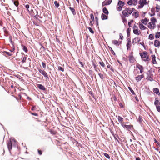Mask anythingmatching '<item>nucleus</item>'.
I'll list each match as a JSON object with an SVG mask.
<instances>
[{"mask_svg":"<svg viewBox=\"0 0 160 160\" xmlns=\"http://www.w3.org/2000/svg\"><path fill=\"white\" fill-rule=\"evenodd\" d=\"M134 10V9L133 8H129L125 10H123L122 12L123 17H128L132 12Z\"/></svg>","mask_w":160,"mask_h":160,"instance_id":"f257e3e1","label":"nucleus"},{"mask_svg":"<svg viewBox=\"0 0 160 160\" xmlns=\"http://www.w3.org/2000/svg\"><path fill=\"white\" fill-rule=\"evenodd\" d=\"M141 57L142 59L144 61H148L149 58L148 57V53L144 51L141 53Z\"/></svg>","mask_w":160,"mask_h":160,"instance_id":"f03ea898","label":"nucleus"},{"mask_svg":"<svg viewBox=\"0 0 160 160\" xmlns=\"http://www.w3.org/2000/svg\"><path fill=\"white\" fill-rule=\"evenodd\" d=\"M13 141L12 139H10L7 142V145L8 149L10 152L11 151V150L12 149V144Z\"/></svg>","mask_w":160,"mask_h":160,"instance_id":"7ed1b4c3","label":"nucleus"},{"mask_svg":"<svg viewBox=\"0 0 160 160\" xmlns=\"http://www.w3.org/2000/svg\"><path fill=\"white\" fill-rule=\"evenodd\" d=\"M38 71L42 75H43L45 78H46L48 79L49 78V77L47 73L44 70H41V69H39Z\"/></svg>","mask_w":160,"mask_h":160,"instance_id":"20e7f679","label":"nucleus"},{"mask_svg":"<svg viewBox=\"0 0 160 160\" xmlns=\"http://www.w3.org/2000/svg\"><path fill=\"white\" fill-rule=\"evenodd\" d=\"M112 2V0H106L102 3V6L110 4Z\"/></svg>","mask_w":160,"mask_h":160,"instance_id":"39448f33","label":"nucleus"},{"mask_svg":"<svg viewBox=\"0 0 160 160\" xmlns=\"http://www.w3.org/2000/svg\"><path fill=\"white\" fill-rule=\"evenodd\" d=\"M140 41V38H135L133 39L132 41V43L133 45L136 44H139V42Z\"/></svg>","mask_w":160,"mask_h":160,"instance_id":"423d86ee","label":"nucleus"},{"mask_svg":"<svg viewBox=\"0 0 160 160\" xmlns=\"http://www.w3.org/2000/svg\"><path fill=\"white\" fill-rule=\"evenodd\" d=\"M156 27L155 23L150 22L148 24V27L151 29H154Z\"/></svg>","mask_w":160,"mask_h":160,"instance_id":"0eeeda50","label":"nucleus"},{"mask_svg":"<svg viewBox=\"0 0 160 160\" xmlns=\"http://www.w3.org/2000/svg\"><path fill=\"white\" fill-rule=\"evenodd\" d=\"M129 61L131 62H133L134 61V58L132 53H131L128 56Z\"/></svg>","mask_w":160,"mask_h":160,"instance_id":"6e6552de","label":"nucleus"},{"mask_svg":"<svg viewBox=\"0 0 160 160\" xmlns=\"http://www.w3.org/2000/svg\"><path fill=\"white\" fill-rule=\"evenodd\" d=\"M154 45L155 47H160V42L158 40H155L154 42Z\"/></svg>","mask_w":160,"mask_h":160,"instance_id":"1a4fd4ad","label":"nucleus"},{"mask_svg":"<svg viewBox=\"0 0 160 160\" xmlns=\"http://www.w3.org/2000/svg\"><path fill=\"white\" fill-rule=\"evenodd\" d=\"M131 43L130 39L128 40L127 44V47L128 50L131 49Z\"/></svg>","mask_w":160,"mask_h":160,"instance_id":"9d476101","label":"nucleus"},{"mask_svg":"<svg viewBox=\"0 0 160 160\" xmlns=\"http://www.w3.org/2000/svg\"><path fill=\"white\" fill-rule=\"evenodd\" d=\"M118 120L119 122L121 124L122 126L124 124L123 118L120 116H118Z\"/></svg>","mask_w":160,"mask_h":160,"instance_id":"9b49d317","label":"nucleus"},{"mask_svg":"<svg viewBox=\"0 0 160 160\" xmlns=\"http://www.w3.org/2000/svg\"><path fill=\"white\" fill-rule=\"evenodd\" d=\"M122 126L124 128H126L128 130L131 129L133 127L132 126V125H128L124 124Z\"/></svg>","mask_w":160,"mask_h":160,"instance_id":"f8f14e48","label":"nucleus"},{"mask_svg":"<svg viewBox=\"0 0 160 160\" xmlns=\"http://www.w3.org/2000/svg\"><path fill=\"white\" fill-rule=\"evenodd\" d=\"M37 87L41 90H46L45 87L42 84H38Z\"/></svg>","mask_w":160,"mask_h":160,"instance_id":"ddd939ff","label":"nucleus"},{"mask_svg":"<svg viewBox=\"0 0 160 160\" xmlns=\"http://www.w3.org/2000/svg\"><path fill=\"white\" fill-rule=\"evenodd\" d=\"M147 0H142L141 1V8L144 5L147 4Z\"/></svg>","mask_w":160,"mask_h":160,"instance_id":"4468645a","label":"nucleus"},{"mask_svg":"<svg viewBox=\"0 0 160 160\" xmlns=\"http://www.w3.org/2000/svg\"><path fill=\"white\" fill-rule=\"evenodd\" d=\"M149 20H148L147 18H145L144 19L142 20V22L144 24L146 25L147 22H148Z\"/></svg>","mask_w":160,"mask_h":160,"instance_id":"2eb2a0df","label":"nucleus"},{"mask_svg":"<svg viewBox=\"0 0 160 160\" xmlns=\"http://www.w3.org/2000/svg\"><path fill=\"white\" fill-rule=\"evenodd\" d=\"M103 12L106 14L108 15L109 14V12L106 7H104L103 9Z\"/></svg>","mask_w":160,"mask_h":160,"instance_id":"dca6fc26","label":"nucleus"},{"mask_svg":"<svg viewBox=\"0 0 160 160\" xmlns=\"http://www.w3.org/2000/svg\"><path fill=\"white\" fill-rule=\"evenodd\" d=\"M132 15L135 18H136L138 16V12H134L132 13Z\"/></svg>","mask_w":160,"mask_h":160,"instance_id":"f3484780","label":"nucleus"},{"mask_svg":"<svg viewBox=\"0 0 160 160\" xmlns=\"http://www.w3.org/2000/svg\"><path fill=\"white\" fill-rule=\"evenodd\" d=\"M154 104L156 107L157 106H159V105L160 104V102H159V101L158 100L156 99L154 102Z\"/></svg>","mask_w":160,"mask_h":160,"instance_id":"a211bd4d","label":"nucleus"},{"mask_svg":"<svg viewBox=\"0 0 160 160\" xmlns=\"http://www.w3.org/2000/svg\"><path fill=\"white\" fill-rule=\"evenodd\" d=\"M3 30L5 34V36H8L9 34V32L7 30L6 28L4 27L3 28Z\"/></svg>","mask_w":160,"mask_h":160,"instance_id":"6ab92c4d","label":"nucleus"},{"mask_svg":"<svg viewBox=\"0 0 160 160\" xmlns=\"http://www.w3.org/2000/svg\"><path fill=\"white\" fill-rule=\"evenodd\" d=\"M22 48L26 53L28 52V49L26 46L23 45H22Z\"/></svg>","mask_w":160,"mask_h":160,"instance_id":"aec40b11","label":"nucleus"},{"mask_svg":"<svg viewBox=\"0 0 160 160\" xmlns=\"http://www.w3.org/2000/svg\"><path fill=\"white\" fill-rule=\"evenodd\" d=\"M153 92L159 95H160V93L159 91V89L157 88H154L153 90Z\"/></svg>","mask_w":160,"mask_h":160,"instance_id":"412c9836","label":"nucleus"},{"mask_svg":"<svg viewBox=\"0 0 160 160\" xmlns=\"http://www.w3.org/2000/svg\"><path fill=\"white\" fill-rule=\"evenodd\" d=\"M108 16L102 13L101 15V18L102 20H106L108 18Z\"/></svg>","mask_w":160,"mask_h":160,"instance_id":"4be33fe9","label":"nucleus"},{"mask_svg":"<svg viewBox=\"0 0 160 160\" xmlns=\"http://www.w3.org/2000/svg\"><path fill=\"white\" fill-rule=\"evenodd\" d=\"M69 8L70 9V10L71 11L72 13V14L73 15H75L76 14V12L74 8H73L72 7H70Z\"/></svg>","mask_w":160,"mask_h":160,"instance_id":"5701e85b","label":"nucleus"},{"mask_svg":"<svg viewBox=\"0 0 160 160\" xmlns=\"http://www.w3.org/2000/svg\"><path fill=\"white\" fill-rule=\"evenodd\" d=\"M13 2L14 5L17 7H18L19 4V2L18 0H15L12 1Z\"/></svg>","mask_w":160,"mask_h":160,"instance_id":"b1692460","label":"nucleus"},{"mask_svg":"<svg viewBox=\"0 0 160 160\" xmlns=\"http://www.w3.org/2000/svg\"><path fill=\"white\" fill-rule=\"evenodd\" d=\"M152 63L153 64H155L156 63V61L155 60V55H152Z\"/></svg>","mask_w":160,"mask_h":160,"instance_id":"393cba45","label":"nucleus"},{"mask_svg":"<svg viewBox=\"0 0 160 160\" xmlns=\"http://www.w3.org/2000/svg\"><path fill=\"white\" fill-rule=\"evenodd\" d=\"M99 63L101 65V66L103 68H104L105 67V64L104 62H103V61L101 60L99 62Z\"/></svg>","mask_w":160,"mask_h":160,"instance_id":"a878e982","label":"nucleus"},{"mask_svg":"<svg viewBox=\"0 0 160 160\" xmlns=\"http://www.w3.org/2000/svg\"><path fill=\"white\" fill-rule=\"evenodd\" d=\"M118 5L119 6H123L124 5V3L121 0H119L118 3Z\"/></svg>","mask_w":160,"mask_h":160,"instance_id":"bb28decb","label":"nucleus"},{"mask_svg":"<svg viewBox=\"0 0 160 160\" xmlns=\"http://www.w3.org/2000/svg\"><path fill=\"white\" fill-rule=\"evenodd\" d=\"M160 36V32H158L155 34V38L156 39L158 38Z\"/></svg>","mask_w":160,"mask_h":160,"instance_id":"cd10ccee","label":"nucleus"},{"mask_svg":"<svg viewBox=\"0 0 160 160\" xmlns=\"http://www.w3.org/2000/svg\"><path fill=\"white\" fill-rule=\"evenodd\" d=\"M122 20L123 22L124 23V24H125L127 23V20L125 18V17H122Z\"/></svg>","mask_w":160,"mask_h":160,"instance_id":"c85d7f7f","label":"nucleus"},{"mask_svg":"<svg viewBox=\"0 0 160 160\" xmlns=\"http://www.w3.org/2000/svg\"><path fill=\"white\" fill-rule=\"evenodd\" d=\"M151 22L154 23L157 22V20L154 18H152L151 19Z\"/></svg>","mask_w":160,"mask_h":160,"instance_id":"c756f323","label":"nucleus"},{"mask_svg":"<svg viewBox=\"0 0 160 160\" xmlns=\"http://www.w3.org/2000/svg\"><path fill=\"white\" fill-rule=\"evenodd\" d=\"M9 39L10 41V42L12 44V46H14V42L12 41V37L11 36L9 37Z\"/></svg>","mask_w":160,"mask_h":160,"instance_id":"7c9ffc66","label":"nucleus"},{"mask_svg":"<svg viewBox=\"0 0 160 160\" xmlns=\"http://www.w3.org/2000/svg\"><path fill=\"white\" fill-rule=\"evenodd\" d=\"M88 29L89 30V32L92 34H93L94 33V31L92 29L89 27H88Z\"/></svg>","mask_w":160,"mask_h":160,"instance_id":"2f4dec72","label":"nucleus"},{"mask_svg":"<svg viewBox=\"0 0 160 160\" xmlns=\"http://www.w3.org/2000/svg\"><path fill=\"white\" fill-rule=\"evenodd\" d=\"M54 4L56 7L58 8L59 6V4L58 2L57 1H55L54 2Z\"/></svg>","mask_w":160,"mask_h":160,"instance_id":"473e14b6","label":"nucleus"},{"mask_svg":"<svg viewBox=\"0 0 160 160\" xmlns=\"http://www.w3.org/2000/svg\"><path fill=\"white\" fill-rule=\"evenodd\" d=\"M35 11L36 13H34L33 15H34V16L35 17V18H38V17H39V16L38 15V12L36 10H35Z\"/></svg>","mask_w":160,"mask_h":160,"instance_id":"72a5a7b5","label":"nucleus"},{"mask_svg":"<svg viewBox=\"0 0 160 160\" xmlns=\"http://www.w3.org/2000/svg\"><path fill=\"white\" fill-rule=\"evenodd\" d=\"M154 38L153 35L152 34H150L149 35V38L150 40H153L154 39Z\"/></svg>","mask_w":160,"mask_h":160,"instance_id":"f704fd0d","label":"nucleus"},{"mask_svg":"<svg viewBox=\"0 0 160 160\" xmlns=\"http://www.w3.org/2000/svg\"><path fill=\"white\" fill-rule=\"evenodd\" d=\"M133 22V20H130V22H128V25L129 27H132L131 25L132 24Z\"/></svg>","mask_w":160,"mask_h":160,"instance_id":"c9c22d12","label":"nucleus"},{"mask_svg":"<svg viewBox=\"0 0 160 160\" xmlns=\"http://www.w3.org/2000/svg\"><path fill=\"white\" fill-rule=\"evenodd\" d=\"M92 64L94 67V68L95 71H96L97 72H98V70H97V65L96 64H95L94 62H93L92 63Z\"/></svg>","mask_w":160,"mask_h":160,"instance_id":"e433bc0d","label":"nucleus"},{"mask_svg":"<svg viewBox=\"0 0 160 160\" xmlns=\"http://www.w3.org/2000/svg\"><path fill=\"white\" fill-rule=\"evenodd\" d=\"M133 32L135 34H139V33H138V29H133Z\"/></svg>","mask_w":160,"mask_h":160,"instance_id":"4c0bfd02","label":"nucleus"},{"mask_svg":"<svg viewBox=\"0 0 160 160\" xmlns=\"http://www.w3.org/2000/svg\"><path fill=\"white\" fill-rule=\"evenodd\" d=\"M4 53L8 56H11L12 55V53L7 51H4Z\"/></svg>","mask_w":160,"mask_h":160,"instance_id":"58836bf2","label":"nucleus"},{"mask_svg":"<svg viewBox=\"0 0 160 160\" xmlns=\"http://www.w3.org/2000/svg\"><path fill=\"white\" fill-rule=\"evenodd\" d=\"M98 75H99L100 77L102 79H103L104 78V77L102 74L101 73H99Z\"/></svg>","mask_w":160,"mask_h":160,"instance_id":"ea45409f","label":"nucleus"},{"mask_svg":"<svg viewBox=\"0 0 160 160\" xmlns=\"http://www.w3.org/2000/svg\"><path fill=\"white\" fill-rule=\"evenodd\" d=\"M108 47L109 48V50L111 51V52H112V54L113 55H115V53L114 52V51H113V50H112V48L111 47H110L109 46Z\"/></svg>","mask_w":160,"mask_h":160,"instance_id":"a19ab883","label":"nucleus"},{"mask_svg":"<svg viewBox=\"0 0 160 160\" xmlns=\"http://www.w3.org/2000/svg\"><path fill=\"white\" fill-rule=\"evenodd\" d=\"M58 69L59 70L61 71L62 72H64V68L61 66H58Z\"/></svg>","mask_w":160,"mask_h":160,"instance_id":"79ce46f5","label":"nucleus"},{"mask_svg":"<svg viewBox=\"0 0 160 160\" xmlns=\"http://www.w3.org/2000/svg\"><path fill=\"white\" fill-rule=\"evenodd\" d=\"M90 17H91V18L92 19V21H94V15L93 14H92V13L91 14Z\"/></svg>","mask_w":160,"mask_h":160,"instance_id":"37998d69","label":"nucleus"},{"mask_svg":"<svg viewBox=\"0 0 160 160\" xmlns=\"http://www.w3.org/2000/svg\"><path fill=\"white\" fill-rule=\"evenodd\" d=\"M104 156L105 157H106V158H108V159L110 158V157L108 154L107 153H104Z\"/></svg>","mask_w":160,"mask_h":160,"instance_id":"c03bdc74","label":"nucleus"},{"mask_svg":"<svg viewBox=\"0 0 160 160\" xmlns=\"http://www.w3.org/2000/svg\"><path fill=\"white\" fill-rule=\"evenodd\" d=\"M96 23L97 25H98V19L97 17H96L95 18Z\"/></svg>","mask_w":160,"mask_h":160,"instance_id":"a18cd8bd","label":"nucleus"},{"mask_svg":"<svg viewBox=\"0 0 160 160\" xmlns=\"http://www.w3.org/2000/svg\"><path fill=\"white\" fill-rule=\"evenodd\" d=\"M112 43L115 45H117L118 44V42L116 40H113Z\"/></svg>","mask_w":160,"mask_h":160,"instance_id":"49530a36","label":"nucleus"},{"mask_svg":"<svg viewBox=\"0 0 160 160\" xmlns=\"http://www.w3.org/2000/svg\"><path fill=\"white\" fill-rule=\"evenodd\" d=\"M50 133L53 135H55L56 134V132L52 130H50Z\"/></svg>","mask_w":160,"mask_h":160,"instance_id":"de8ad7c7","label":"nucleus"},{"mask_svg":"<svg viewBox=\"0 0 160 160\" xmlns=\"http://www.w3.org/2000/svg\"><path fill=\"white\" fill-rule=\"evenodd\" d=\"M107 68H110V69L112 71H113V69L112 68L111 66L110 65L108 64V65L107 66Z\"/></svg>","mask_w":160,"mask_h":160,"instance_id":"09e8293b","label":"nucleus"},{"mask_svg":"<svg viewBox=\"0 0 160 160\" xmlns=\"http://www.w3.org/2000/svg\"><path fill=\"white\" fill-rule=\"evenodd\" d=\"M146 28V27L144 26L142 24H141V30H144Z\"/></svg>","mask_w":160,"mask_h":160,"instance_id":"8fccbe9b","label":"nucleus"},{"mask_svg":"<svg viewBox=\"0 0 160 160\" xmlns=\"http://www.w3.org/2000/svg\"><path fill=\"white\" fill-rule=\"evenodd\" d=\"M136 79L138 82L140 80V76L138 75L137 77H136Z\"/></svg>","mask_w":160,"mask_h":160,"instance_id":"3c124183","label":"nucleus"},{"mask_svg":"<svg viewBox=\"0 0 160 160\" xmlns=\"http://www.w3.org/2000/svg\"><path fill=\"white\" fill-rule=\"evenodd\" d=\"M156 11L157 12H159L160 9V7L159 6H157L156 7Z\"/></svg>","mask_w":160,"mask_h":160,"instance_id":"603ef678","label":"nucleus"},{"mask_svg":"<svg viewBox=\"0 0 160 160\" xmlns=\"http://www.w3.org/2000/svg\"><path fill=\"white\" fill-rule=\"evenodd\" d=\"M26 59H27L26 57H23V58L22 60V62L23 63L25 62Z\"/></svg>","mask_w":160,"mask_h":160,"instance_id":"864d4df0","label":"nucleus"},{"mask_svg":"<svg viewBox=\"0 0 160 160\" xmlns=\"http://www.w3.org/2000/svg\"><path fill=\"white\" fill-rule=\"evenodd\" d=\"M12 49L10 50V51L12 52H14L15 50V46H13L12 47Z\"/></svg>","mask_w":160,"mask_h":160,"instance_id":"5fc2aeb1","label":"nucleus"},{"mask_svg":"<svg viewBox=\"0 0 160 160\" xmlns=\"http://www.w3.org/2000/svg\"><path fill=\"white\" fill-rule=\"evenodd\" d=\"M30 113L32 115H34L36 116H38V114L36 113L30 112Z\"/></svg>","mask_w":160,"mask_h":160,"instance_id":"6e6d98bb","label":"nucleus"},{"mask_svg":"<svg viewBox=\"0 0 160 160\" xmlns=\"http://www.w3.org/2000/svg\"><path fill=\"white\" fill-rule=\"evenodd\" d=\"M156 108L157 111L159 112H160V106H157Z\"/></svg>","mask_w":160,"mask_h":160,"instance_id":"4d7b16f0","label":"nucleus"},{"mask_svg":"<svg viewBox=\"0 0 160 160\" xmlns=\"http://www.w3.org/2000/svg\"><path fill=\"white\" fill-rule=\"evenodd\" d=\"M117 10L119 11H121L122 9V7L121 6H119L117 8Z\"/></svg>","mask_w":160,"mask_h":160,"instance_id":"13d9d810","label":"nucleus"},{"mask_svg":"<svg viewBox=\"0 0 160 160\" xmlns=\"http://www.w3.org/2000/svg\"><path fill=\"white\" fill-rule=\"evenodd\" d=\"M128 3L129 5H131L132 4V0H129L128 2Z\"/></svg>","mask_w":160,"mask_h":160,"instance_id":"bf43d9fd","label":"nucleus"},{"mask_svg":"<svg viewBox=\"0 0 160 160\" xmlns=\"http://www.w3.org/2000/svg\"><path fill=\"white\" fill-rule=\"evenodd\" d=\"M131 31V28H128V29L127 30V31L128 33V35L130 33V31Z\"/></svg>","mask_w":160,"mask_h":160,"instance_id":"052dcab7","label":"nucleus"},{"mask_svg":"<svg viewBox=\"0 0 160 160\" xmlns=\"http://www.w3.org/2000/svg\"><path fill=\"white\" fill-rule=\"evenodd\" d=\"M128 88L131 91V92L133 94H134V91L130 87H128Z\"/></svg>","mask_w":160,"mask_h":160,"instance_id":"680f3d73","label":"nucleus"},{"mask_svg":"<svg viewBox=\"0 0 160 160\" xmlns=\"http://www.w3.org/2000/svg\"><path fill=\"white\" fill-rule=\"evenodd\" d=\"M36 107L35 106H33L32 108H31V110H32V111H34V110H36Z\"/></svg>","mask_w":160,"mask_h":160,"instance_id":"e2e57ef3","label":"nucleus"},{"mask_svg":"<svg viewBox=\"0 0 160 160\" xmlns=\"http://www.w3.org/2000/svg\"><path fill=\"white\" fill-rule=\"evenodd\" d=\"M38 153L39 155H41L42 154V151L41 150H39V149L38 150Z\"/></svg>","mask_w":160,"mask_h":160,"instance_id":"0e129e2a","label":"nucleus"},{"mask_svg":"<svg viewBox=\"0 0 160 160\" xmlns=\"http://www.w3.org/2000/svg\"><path fill=\"white\" fill-rule=\"evenodd\" d=\"M42 66L44 68H46V64L44 62H42Z\"/></svg>","mask_w":160,"mask_h":160,"instance_id":"69168bd1","label":"nucleus"},{"mask_svg":"<svg viewBox=\"0 0 160 160\" xmlns=\"http://www.w3.org/2000/svg\"><path fill=\"white\" fill-rule=\"evenodd\" d=\"M90 26H91V27H92L93 26V24L92 23V21H90V23L89 24Z\"/></svg>","mask_w":160,"mask_h":160,"instance_id":"338daca9","label":"nucleus"},{"mask_svg":"<svg viewBox=\"0 0 160 160\" xmlns=\"http://www.w3.org/2000/svg\"><path fill=\"white\" fill-rule=\"evenodd\" d=\"M119 36H120V38L122 40V38H123V36H122V34H121V33H120V34H119Z\"/></svg>","mask_w":160,"mask_h":160,"instance_id":"774afa93","label":"nucleus"}]
</instances>
